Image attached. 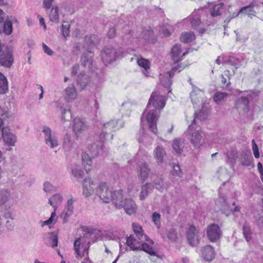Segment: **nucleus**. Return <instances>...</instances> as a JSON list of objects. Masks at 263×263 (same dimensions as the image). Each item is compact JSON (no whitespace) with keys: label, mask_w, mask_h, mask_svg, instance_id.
Here are the masks:
<instances>
[{"label":"nucleus","mask_w":263,"mask_h":263,"mask_svg":"<svg viewBox=\"0 0 263 263\" xmlns=\"http://www.w3.org/2000/svg\"><path fill=\"white\" fill-rule=\"evenodd\" d=\"M165 93L155 90L152 93L146 108L141 117V123L144 124L146 121L149 129L156 134L157 133L156 122L159 117L160 110L164 108L166 103L164 95Z\"/></svg>","instance_id":"f257e3e1"},{"label":"nucleus","mask_w":263,"mask_h":263,"mask_svg":"<svg viewBox=\"0 0 263 263\" xmlns=\"http://www.w3.org/2000/svg\"><path fill=\"white\" fill-rule=\"evenodd\" d=\"M99 40L97 35H90L85 37L83 44L76 43L73 47V52L78 54L82 52L81 63L85 67L91 68L92 64L93 52L91 50L96 46Z\"/></svg>","instance_id":"f03ea898"},{"label":"nucleus","mask_w":263,"mask_h":263,"mask_svg":"<svg viewBox=\"0 0 263 263\" xmlns=\"http://www.w3.org/2000/svg\"><path fill=\"white\" fill-rule=\"evenodd\" d=\"M204 17H207L206 10L202 8L195 10L190 16L183 20V23L190 22L192 28L203 33L205 31L203 26L210 25L208 20H204Z\"/></svg>","instance_id":"7ed1b4c3"},{"label":"nucleus","mask_w":263,"mask_h":263,"mask_svg":"<svg viewBox=\"0 0 263 263\" xmlns=\"http://www.w3.org/2000/svg\"><path fill=\"white\" fill-rule=\"evenodd\" d=\"M190 97L194 105H198L200 104L202 107V110L199 112H195V118L200 120L206 119L208 114L206 109H204V105L208 103V100L204 97V92L197 87H194L191 93Z\"/></svg>","instance_id":"20e7f679"},{"label":"nucleus","mask_w":263,"mask_h":263,"mask_svg":"<svg viewBox=\"0 0 263 263\" xmlns=\"http://www.w3.org/2000/svg\"><path fill=\"white\" fill-rule=\"evenodd\" d=\"M123 122L120 119H114L105 123L99 136L100 141L103 143L109 141L112 139V132L119 129L123 126Z\"/></svg>","instance_id":"39448f33"},{"label":"nucleus","mask_w":263,"mask_h":263,"mask_svg":"<svg viewBox=\"0 0 263 263\" xmlns=\"http://www.w3.org/2000/svg\"><path fill=\"white\" fill-rule=\"evenodd\" d=\"M133 38V42L139 46L144 45L147 43H154L155 37L151 28L143 29L140 33L137 32Z\"/></svg>","instance_id":"423d86ee"},{"label":"nucleus","mask_w":263,"mask_h":263,"mask_svg":"<svg viewBox=\"0 0 263 263\" xmlns=\"http://www.w3.org/2000/svg\"><path fill=\"white\" fill-rule=\"evenodd\" d=\"M123 55L121 54L120 51H117L111 46H105L101 53L102 60L105 64H110Z\"/></svg>","instance_id":"0eeeda50"},{"label":"nucleus","mask_w":263,"mask_h":263,"mask_svg":"<svg viewBox=\"0 0 263 263\" xmlns=\"http://www.w3.org/2000/svg\"><path fill=\"white\" fill-rule=\"evenodd\" d=\"M4 122L0 118V130L4 143L9 146H14L17 142L16 136L11 130L8 126H4Z\"/></svg>","instance_id":"6e6552de"},{"label":"nucleus","mask_w":263,"mask_h":263,"mask_svg":"<svg viewBox=\"0 0 263 263\" xmlns=\"http://www.w3.org/2000/svg\"><path fill=\"white\" fill-rule=\"evenodd\" d=\"M44 138L46 144L51 148L57 147L59 145V140L58 134L52 132L50 128L44 126L42 129Z\"/></svg>","instance_id":"1a4fd4ad"},{"label":"nucleus","mask_w":263,"mask_h":263,"mask_svg":"<svg viewBox=\"0 0 263 263\" xmlns=\"http://www.w3.org/2000/svg\"><path fill=\"white\" fill-rule=\"evenodd\" d=\"M196 119L195 118L192 124L189 125L188 132L191 135V142L195 146H197L200 145L202 136L200 127L196 124Z\"/></svg>","instance_id":"9d476101"},{"label":"nucleus","mask_w":263,"mask_h":263,"mask_svg":"<svg viewBox=\"0 0 263 263\" xmlns=\"http://www.w3.org/2000/svg\"><path fill=\"white\" fill-rule=\"evenodd\" d=\"M97 195L104 203H109L111 199L113 192L110 190L107 183L101 182L96 191Z\"/></svg>","instance_id":"9b49d317"},{"label":"nucleus","mask_w":263,"mask_h":263,"mask_svg":"<svg viewBox=\"0 0 263 263\" xmlns=\"http://www.w3.org/2000/svg\"><path fill=\"white\" fill-rule=\"evenodd\" d=\"M216 205L219 210L227 216L229 215L233 211L230 204L228 201L227 197L219 191V198L216 201Z\"/></svg>","instance_id":"f8f14e48"},{"label":"nucleus","mask_w":263,"mask_h":263,"mask_svg":"<svg viewBox=\"0 0 263 263\" xmlns=\"http://www.w3.org/2000/svg\"><path fill=\"white\" fill-rule=\"evenodd\" d=\"M76 199L72 196H70L65 205L64 209L61 214V217L64 222H66L68 218L73 214L74 204Z\"/></svg>","instance_id":"ddd939ff"},{"label":"nucleus","mask_w":263,"mask_h":263,"mask_svg":"<svg viewBox=\"0 0 263 263\" xmlns=\"http://www.w3.org/2000/svg\"><path fill=\"white\" fill-rule=\"evenodd\" d=\"M74 249L77 254V257H82L85 255L86 253L88 255V247L86 245V242L83 238H78L74 242Z\"/></svg>","instance_id":"4468645a"},{"label":"nucleus","mask_w":263,"mask_h":263,"mask_svg":"<svg viewBox=\"0 0 263 263\" xmlns=\"http://www.w3.org/2000/svg\"><path fill=\"white\" fill-rule=\"evenodd\" d=\"M208 239L212 242L218 240L221 234L220 228L217 224H211L208 226L206 230Z\"/></svg>","instance_id":"2eb2a0df"},{"label":"nucleus","mask_w":263,"mask_h":263,"mask_svg":"<svg viewBox=\"0 0 263 263\" xmlns=\"http://www.w3.org/2000/svg\"><path fill=\"white\" fill-rule=\"evenodd\" d=\"M96 185L90 177H86L83 182V195L86 197L90 196L94 193Z\"/></svg>","instance_id":"dca6fc26"},{"label":"nucleus","mask_w":263,"mask_h":263,"mask_svg":"<svg viewBox=\"0 0 263 263\" xmlns=\"http://www.w3.org/2000/svg\"><path fill=\"white\" fill-rule=\"evenodd\" d=\"M199 230L191 225L187 233V239L189 244L192 246H196L199 242Z\"/></svg>","instance_id":"f3484780"},{"label":"nucleus","mask_w":263,"mask_h":263,"mask_svg":"<svg viewBox=\"0 0 263 263\" xmlns=\"http://www.w3.org/2000/svg\"><path fill=\"white\" fill-rule=\"evenodd\" d=\"M177 70V68H174L172 70L164 74H160L159 76V80L162 85L166 91L169 93L171 92L170 90V86L172 84L171 78L174 76L175 72Z\"/></svg>","instance_id":"a211bd4d"},{"label":"nucleus","mask_w":263,"mask_h":263,"mask_svg":"<svg viewBox=\"0 0 263 263\" xmlns=\"http://www.w3.org/2000/svg\"><path fill=\"white\" fill-rule=\"evenodd\" d=\"M73 132L77 138L81 137L86 129L84 122L79 118H76L73 121Z\"/></svg>","instance_id":"6ab92c4d"},{"label":"nucleus","mask_w":263,"mask_h":263,"mask_svg":"<svg viewBox=\"0 0 263 263\" xmlns=\"http://www.w3.org/2000/svg\"><path fill=\"white\" fill-rule=\"evenodd\" d=\"M64 97L66 102L68 103L72 102L77 98V91L74 84H70L65 89Z\"/></svg>","instance_id":"aec40b11"},{"label":"nucleus","mask_w":263,"mask_h":263,"mask_svg":"<svg viewBox=\"0 0 263 263\" xmlns=\"http://www.w3.org/2000/svg\"><path fill=\"white\" fill-rule=\"evenodd\" d=\"M126 213L129 215L135 214L137 211V205L135 201L131 198L125 199L123 207Z\"/></svg>","instance_id":"412c9836"},{"label":"nucleus","mask_w":263,"mask_h":263,"mask_svg":"<svg viewBox=\"0 0 263 263\" xmlns=\"http://www.w3.org/2000/svg\"><path fill=\"white\" fill-rule=\"evenodd\" d=\"M123 194L122 190L119 191H115L113 192L111 201L115 207L117 209H121L123 207Z\"/></svg>","instance_id":"4be33fe9"},{"label":"nucleus","mask_w":263,"mask_h":263,"mask_svg":"<svg viewBox=\"0 0 263 263\" xmlns=\"http://www.w3.org/2000/svg\"><path fill=\"white\" fill-rule=\"evenodd\" d=\"M188 52H182L181 46L176 44L174 46L171 50L172 58L173 60L175 62H178L181 60L183 56L186 55Z\"/></svg>","instance_id":"5701e85b"},{"label":"nucleus","mask_w":263,"mask_h":263,"mask_svg":"<svg viewBox=\"0 0 263 263\" xmlns=\"http://www.w3.org/2000/svg\"><path fill=\"white\" fill-rule=\"evenodd\" d=\"M13 63V57L9 51H3L0 57V63L6 67H10Z\"/></svg>","instance_id":"b1692460"},{"label":"nucleus","mask_w":263,"mask_h":263,"mask_svg":"<svg viewBox=\"0 0 263 263\" xmlns=\"http://www.w3.org/2000/svg\"><path fill=\"white\" fill-rule=\"evenodd\" d=\"M144 241L143 239L137 240L133 235L127 237L126 244L130 249L133 251L139 250L141 249V243Z\"/></svg>","instance_id":"393cba45"},{"label":"nucleus","mask_w":263,"mask_h":263,"mask_svg":"<svg viewBox=\"0 0 263 263\" xmlns=\"http://www.w3.org/2000/svg\"><path fill=\"white\" fill-rule=\"evenodd\" d=\"M63 201V197L60 193H56L49 199L48 203L54 208V211L55 212L57 209L60 206Z\"/></svg>","instance_id":"a878e982"},{"label":"nucleus","mask_w":263,"mask_h":263,"mask_svg":"<svg viewBox=\"0 0 263 263\" xmlns=\"http://www.w3.org/2000/svg\"><path fill=\"white\" fill-rule=\"evenodd\" d=\"M144 241L141 243V249L140 250H143L151 255H155L156 253L153 247V242L149 239L147 237L146 239L143 238Z\"/></svg>","instance_id":"bb28decb"},{"label":"nucleus","mask_w":263,"mask_h":263,"mask_svg":"<svg viewBox=\"0 0 263 263\" xmlns=\"http://www.w3.org/2000/svg\"><path fill=\"white\" fill-rule=\"evenodd\" d=\"M208 7L210 9L211 16L213 17L221 15L223 10L222 3L217 4L209 3Z\"/></svg>","instance_id":"cd10ccee"},{"label":"nucleus","mask_w":263,"mask_h":263,"mask_svg":"<svg viewBox=\"0 0 263 263\" xmlns=\"http://www.w3.org/2000/svg\"><path fill=\"white\" fill-rule=\"evenodd\" d=\"M202 256L208 261H211L215 256L213 248L210 245L206 246L202 249Z\"/></svg>","instance_id":"c85d7f7f"},{"label":"nucleus","mask_w":263,"mask_h":263,"mask_svg":"<svg viewBox=\"0 0 263 263\" xmlns=\"http://www.w3.org/2000/svg\"><path fill=\"white\" fill-rule=\"evenodd\" d=\"M76 81L77 85L83 89L90 84V78L87 74L81 73L78 76Z\"/></svg>","instance_id":"c756f323"},{"label":"nucleus","mask_w":263,"mask_h":263,"mask_svg":"<svg viewBox=\"0 0 263 263\" xmlns=\"http://www.w3.org/2000/svg\"><path fill=\"white\" fill-rule=\"evenodd\" d=\"M16 22V20L13 17H7L4 23L3 32L6 35H10L13 30L12 24Z\"/></svg>","instance_id":"7c9ffc66"},{"label":"nucleus","mask_w":263,"mask_h":263,"mask_svg":"<svg viewBox=\"0 0 263 263\" xmlns=\"http://www.w3.org/2000/svg\"><path fill=\"white\" fill-rule=\"evenodd\" d=\"M138 171L139 172V177L143 181H145L148 177L149 172V169L148 167L147 164L146 163H141V164L139 166Z\"/></svg>","instance_id":"2f4dec72"},{"label":"nucleus","mask_w":263,"mask_h":263,"mask_svg":"<svg viewBox=\"0 0 263 263\" xmlns=\"http://www.w3.org/2000/svg\"><path fill=\"white\" fill-rule=\"evenodd\" d=\"M165 155V152L162 146H158L156 147L154 151V156L158 164L162 163Z\"/></svg>","instance_id":"473e14b6"},{"label":"nucleus","mask_w":263,"mask_h":263,"mask_svg":"<svg viewBox=\"0 0 263 263\" xmlns=\"http://www.w3.org/2000/svg\"><path fill=\"white\" fill-rule=\"evenodd\" d=\"M249 104V99L246 97L242 96L236 101L235 106L238 109L241 108L244 112H247Z\"/></svg>","instance_id":"72a5a7b5"},{"label":"nucleus","mask_w":263,"mask_h":263,"mask_svg":"<svg viewBox=\"0 0 263 263\" xmlns=\"http://www.w3.org/2000/svg\"><path fill=\"white\" fill-rule=\"evenodd\" d=\"M255 11L253 10V8L252 5L243 7L241 8L239 11L237 13H234L232 17H235L240 14H245L249 16L255 15Z\"/></svg>","instance_id":"f704fd0d"},{"label":"nucleus","mask_w":263,"mask_h":263,"mask_svg":"<svg viewBox=\"0 0 263 263\" xmlns=\"http://www.w3.org/2000/svg\"><path fill=\"white\" fill-rule=\"evenodd\" d=\"M132 228L134 232L139 240H141V239L143 238L147 239V236L144 234L142 228L139 224L134 222L132 224Z\"/></svg>","instance_id":"c9c22d12"},{"label":"nucleus","mask_w":263,"mask_h":263,"mask_svg":"<svg viewBox=\"0 0 263 263\" xmlns=\"http://www.w3.org/2000/svg\"><path fill=\"white\" fill-rule=\"evenodd\" d=\"M8 91V82L6 77L0 72V94H5Z\"/></svg>","instance_id":"e433bc0d"},{"label":"nucleus","mask_w":263,"mask_h":263,"mask_svg":"<svg viewBox=\"0 0 263 263\" xmlns=\"http://www.w3.org/2000/svg\"><path fill=\"white\" fill-rule=\"evenodd\" d=\"M10 197V191L8 189L0 190V206L6 204Z\"/></svg>","instance_id":"4c0bfd02"},{"label":"nucleus","mask_w":263,"mask_h":263,"mask_svg":"<svg viewBox=\"0 0 263 263\" xmlns=\"http://www.w3.org/2000/svg\"><path fill=\"white\" fill-rule=\"evenodd\" d=\"M82 163L84 169L87 173L91 170L92 164V159L87 154H84L82 156Z\"/></svg>","instance_id":"58836bf2"},{"label":"nucleus","mask_w":263,"mask_h":263,"mask_svg":"<svg viewBox=\"0 0 263 263\" xmlns=\"http://www.w3.org/2000/svg\"><path fill=\"white\" fill-rule=\"evenodd\" d=\"M63 148L66 152H69L74 147V142L71 140L70 137L66 135L64 138Z\"/></svg>","instance_id":"ea45409f"},{"label":"nucleus","mask_w":263,"mask_h":263,"mask_svg":"<svg viewBox=\"0 0 263 263\" xmlns=\"http://www.w3.org/2000/svg\"><path fill=\"white\" fill-rule=\"evenodd\" d=\"M137 63L140 67L143 68L144 69V70H145V72H143L144 75L146 77H148V72H147V70L150 68V67H149L150 63H149V61L145 59L141 58L137 60Z\"/></svg>","instance_id":"a19ab883"},{"label":"nucleus","mask_w":263,"mask_h":263,"mask_svg":"<svg viewBox=\"0 0 263 263\" xmlns=\"http://www.w3.org/2000/svg\"><path fill=\"white\" fill-rule=\"evenodd\" d=\"M195 35L192 32H182L180 36V40L182 42L190 43L195 39Z\"/></svg>","instance_id":"79ce46f5"},{"label":"nucleus","mask_w":263,"mask_h":263,"mask_svg":"<svg viewBox=\"0 0 263 263\" xmlns=\"http://www.w3.org/2000/svg\"><path fill=\"white\" fill-rule=\"evenodd\" d=\"M49 18L50 21L53 23H57L59 22V9L57 6L52 7L49 14Z\"/></svg>","instance_id":"37998d69"},{"label":"nucleus","mask_w":263,"mask_h":263,"mask_svg":"<svg viewBox=\"0 0 263 263\" xmlns=\"http://www.w3.org/2000/svg\"><path fill=\"white\" fill-rule=\"evenodd\" d=\"M152 185L150 183H146L142 187L141 192L140 194V199L143 200L148 195L152 190Z\"/></svg>","instance_id":"c03bdc74"},{"label":"nucleus","mask_w":263,"mask_h":263,"mask_svg":"<svg viewBox=\"0 0 263 263\" xmlns=\"http://www.w3.org/2000/svg\"><path fill=\"white\" fill-rule=\"evenodd\" d=\"M174 150L178 154H180L184 147L183 140L181 139H176L174 140L173 145Z\"/></svg>","instance_id":"a18cd8bd"},{"label":"nucleus","mask_w":263,"mask_h":263,"mask_svg":"<svg viewBox=\"0 0 263 263\" xmlns=\"http://www.w3.org/2000/svg\"><path fill=\"white\" fill-rule=\"evenodd\" d=\"M71 172L73 176L81 178L84 176L83 171L81 169L80 166L76 164L71 165Z\"/></svg>","instance_id":"49530a36"},{"label":"nucleus","mask_w":263,"mask_h":263,"mask_svg":"<svg viewBox=\"0 0 263 263\" xmlns=\"http://www.w3.org/2000/svg\"><path fill=\"white\" fill-rule=\"evenodd\" d=\"M173 27L168 24L164 25L160 27V34L165 36H169L173 31Z\"/></svg>","instance_id":"de8ad7c7"},{"label":"nucleus","mask_w":263,"mask_h":263,"mask_svg":"<svg viewBox=\"0 0 263 263\" xmlns=\"http://www.w3.org/2000/svg\"><path fill=\"white\" fill-rule=\"evenodd\" d=\"M14 117L13 114L10 111L5 110L0 107V118L3 120H9Z\"/></svg>","instance_id":"09e8293b"},{"label":"nucleus","mask_w":263,"mask_h":263,"mask_svg":"<svg viewBox=\"0 0 263 263\" xmlns=\"http://www.w3.org/2000/svg\"><path fill=\"white\" fill-rule=\"evenodd\" d=\"M57 215L55 211L52 212L50 217L46 221H41V226L44 227L45 226H50L53 223H55L57 221Z\"/></svg>","instance_id":"8fccbe9b"},{"label":"nucleus","mask_w":263,"mask_h":263,"mask_svg":"<svg viewBox=\"0 0 263 263\" xmlns=\"http://www.w3.org/2000/svg\"><path fill=\"white\" fill-rule=\"evenodd\" d=\"M43 190L46 193H51L53 191H55L57 189L50 182L45 181L43 184Z\"/></svg>","instance_id":"3c124183"},{"label":"nucleus","mask_w":263,"mask_h":263,"mask_svg":"<svg viewBox=\"0 0 263 263\" xmlns=\"http://www.w3.org/2000/svg\"><path fill=\"white\" fill-rule=\"evenodd\" d=\"M243 234L248 242L251 240L252 234L250 231V228L247 223H245L243 226Z\"/></svg>","instance_id":"603ef678"},{"label":"nucleus","mask_w":263,"mask_h":263,"mask_svg":"<svg viewBox=\"0 0 263 263\" xmlns=\"http://www.w3.org/2000/svg\"><path fill=\"white\" fill-rule=\"evenodd\" d=\"M227 94L226 93L217 92L214 96L213 99L217 103H220L227 98Z\"/></svg>","instance_id":"864d4df0"},{"label":"nucleus","mask_w":263,"mask_h":263,"mask_svg":"<svg viewBox=\"0 0 263 263\" xmlns=\"http://www.w3.org/2000/svg\"><path fill=\"white\" fill-rule=\"evenodd\" d=\"M173 170L171 172L172 174L176 177H181L182 172L178 164L173 163L172 164Z\"/></svg>","instance_id":"5fc2aeb1"},{"label":"nucleus","mask_w":263,"mask_h":263,"mask_svg":"<svg viewBox=\"0 0 263 263\" xmlns=\"http://www.w3.org/2000/svg\"><path fill=\"white\" fill-rule=\"evenodd\" d=\"M48 237L50 240V245L52 248L58 246V237L57 235L53 233L48 234Z\"/></svg>","instance_id":"6e6d98bb"},{"label":"nucleus","mask_w":263,"mask_h":263,"mask_svg":"<svg viewBox=\"0 0 263 263\" xmlns=\"http://www.w3.org/2000/svg\"><path fill=\"white\" fill-rule=\"evenodd\" d=\"M54 103L55 104V105L57 107H60V109H61V114H62V117H61L62 120H65L64 115L67 111L70 112V109H67L65 108H64L63 106H61V102H60L58 101L54 102Z\"/></svg>","instance_id":"4d7b16f0"},{"label":"nucleus","mask_w":263,"mask_h":263,"mask_svg":"<svg viewBox=\"0 0 263 263\" xmlns=\"http://www.w3.org/2000/svg\"><path fill=\"white\" fill-rule=\"evenodd\" d=\"M160 214L157 212H154L152 215V220L158 228L160 226Z\"/></svg>","instance_id":"13d9d810"},{"label":"nucleus","mask_w":263,"mask_h":263,"mask_svg":"<svg viewBox=\"0 0 263 263\" xmlns=\"http://www.w3.org/2000/svg\"><path fill=\"white\" fill-rule=\"evenodd\" d=\"M92 149H90L91 154L94 155L99 154H102V151H103V145H101L100 147H99L97 145H93L92 146Z\"/></svg>","instance_id":"bf43d9fd"},{"label":"nucleus","mask_w":263,"mask_h":263,"mask_svg":"<svg viewBox=\"0 0 263 263\" xmlns=\"http://www.w3.org/2000/svg\"><path fill=\"white\" fill-rule=\"evenodd\" d=\"M154 183L157 190L161 191L163 189V181L161 178L157 177V178L156 180L154 181Z\"/></svg>","instance_id":"052dcab7"},{"label":"nucleus","mask_w":263,"mask_h":263,"mask_svg":"<svg viewBox=\"0 0 263 263\" xmlns=\"http://www.w3.org/2000/svg\"><path fill=\"white\" fill-rule=\"evenodd\" d=\"M69 28H70V25L67 23H66L65 24L62 25V32L63 35L64 37H66L69 35Z\"/></svg>","instance_id":"680f3d73"},{"label":"nucleus","mask_w":263,"mask_h":263,"mask_svg":"<svg viewBox=\"0 0 263 263\" xmlns=\"http://www.w3.org/2000/svg\"><path fill=\"white\" fill-rule=\"evenodd\" d=\"M252 150L253 152L255 158H258L259 157V152L258 148V146L255 143V140L253 139L252 141Z\"/></svg>","instance_id":"e2e57ef3"},{"label":"nucleus","mask_w":263,"mask_h":263,"mask_svg":"<svg viewBox=\"0 0 263 263\" xmlns=\"http://www.w3.org/2000/svg\"><path fill=\"white\" fill-rule=\"evenodd\" d=\"M133 105L129 102H125L122 104L121 110L123 112L125 110H130L132 109Z\"/></svg>","instance_id":"0e129e2a"},{"label":"nucleus","mask_w":263,"mask_h":263,"mask_svg":"<svg viewBox=\"0 0 263 263\" xmlns=\"http://www.w3.org/2000/svg\"><path fill=\"white\" fill-rule=\"evenodd\" d=\"M167 237L171 240H175L176 238V233L173 230H170L167 234Z\"/></svg>","instance_id":"69168bd1"},{"label":"nucleus","mask_w":263,"mask_h":263,"mask_svg":"<svg viewBox=\"0 0 263 263\" xmlns=\"http://www.w3.org/2000/svg\"><path fill=\"white\" fill-rule=\"evenodd\" d=\"M43 49L45 53L49 55H52L53 53V51L45 44L43 43L42 44Z\"/></svg>","instance_id":"338daca9"},{"label":"nucleus","mask_w":263,"mask_h":263,"mask_svg":"<svg viewBox=\"0 0 263 263\" xmlns=\"http://www.w3.org/2000/svg\"><path fill=\"white\" fill-rule=\"evenodd\" d=\"M104 81L103 76H100L98 78H95L93 79L92 82L96 85H98L99 84L102 83Z\"/></svg>","instance_id":"774afa93"}]
</instances>
